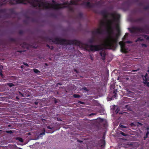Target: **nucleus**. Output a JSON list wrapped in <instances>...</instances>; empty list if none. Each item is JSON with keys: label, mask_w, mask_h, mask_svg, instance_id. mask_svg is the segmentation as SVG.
I'll use <instances>...</instances> for the list:
<instances>
[{"label": "nucleus", "mask_w": 149, "mask_h": 149, "mask_svg": "<svg viewBox=\"0 0 149 149\" xmlns=\"http://www.w3.org/2000/svg\"><path fill=\"white\" fill-rule=\"evenodd\" d=\"M103 19L100 22L99 27L93 33L100 34L102 32V28H106L108 35L100 41L99 45H88L77 41L74 43L80 47L87 50L95 51L100 50V54L102 59L104 60L106 54L103 49H112L116 47L118 39L120 34L119 26L120 15L115 12L109 13L106 12L103 14Z\"/></svg>", "instance_id": "1"}, {"label": "nucleus", "mask_w": 149, "mask_h": 149, "mask_svg": "<svg viewBox=\"0 0 149 149\" xmlns=\"http://www.w3.org/2000/svg\"><path fill=\"white\" fill-rule=\"evenodd\" d=\"M11 4H15L22 3L26 4L29 3L32 4L34 7L40 8L42 9L52 8L58 9L64 7H68V2H65L63 4H59L53 1L52 4L48 3L45 2L42 0H14L13 1L9 2Z\"/></svg>", "instance_id": "2"}, {"label": "nucleus", "mask_w": 149, "mask_h": 149, "mask_svg": "<svg viewBox=\"0 0 149 149\" xmlns=\"http://www.w3.org/2000/svg\"><path fill=\"white\" fill-rule=\"evenodd\" d=\"M127 34H126L123 38V41L120 42L119 44L120 45L121 48V51L123 52L126 53L128 51V49L126 47L127 43H131L130 41L125 42L124 39L126 38V35Z\"/></svg>", "instance_id": "3"}, {"label": "nucleus", "mask_w": 149, "mask_h": 149, "mask_svg": "<svg viewBox=\"0 0 149 149\" xmlns=\"http://www.w3.org/2000/svg\"><path fill=\"white\" fill-rule=\"evenodd\" d=\"M143 77L144 81L143 82L144 84H146L147 86L149 87V82H147V81L149 80V77H148L147 74H146L145 76Z\"/></svg>", "instance_id": "4"}, {"label": "nucleus", "mask_w": 149, "mask_h": 149, "mask_svg": "<svg viewBox=\"0 0 149 149\" xmlns=\"http://www.w3.org/2000/svg\"><path fill=\"white\" fill-rule=\"evenodd\" d=\"M144 39H149V37L148 36H142V37H141L140 38H139L137 40L135 41V42H137L138 41H141L143 40Z\"/></svg>", "instance_id": "5"}, {"label": "nucleus", "mask_w": 149, "mask_h": 149, "mask_svg": "<svg viewBox=\"0 0 149 149\" xmlns=\"http://www.w3.org/2000/svg\"><path fill=\"white\" fill-rule=\"evenodd\" d=\"M91 0H89V1L86 2L85 3V5L87 7H90L93 6V5L90 2V1Z\"/></svg>", "instance_id": "6"}, {"label": "nucleus", "mask_w": 149, "mask_h": 149, "mask_svg": "<svg viewBox=\"0 0 149 149\" xmlns=\"http://www.w3.org/2000/svg\"><path fill=\"white\" fill-rule=\"evenodd\" d=\"M59 40L60 41V42L61 44L66 43L65 40L64 39H60Z\"/></svg>", "instance_id": "7"}, {"label": "nucleus", "mask_w": 149, "mask_h": 149, "mask_svg": "<svg viewBox=\"0 0 149 149\" xmlns=\"http://www.w3.org/2000/svg\"><path fill=\"white\" fill-rule=\"evenodd\" d=\"M33 70H34V72L36 73H37L40 72L39 70H37L36 69H35Z\"/></svg>", "instance_id": "8"}, {"label": "nucleus", "mask_w": 149, "mask_h": 149, "mask_svg": "<svg viewBox=\"0 0 149 149\" xmlns=\"http://www.w3.org/2000/svg\"><path fill=\"white\" fill-rule=\"evenodd\" d=\"M149 134V132L148 131V132H147L146 133V136L144 137V138L145 139L147 137V136H148V135Z\"/></svg>", "instance_id": "9"}, {"label": "nucleus", "mask_w": 149, "mask_h": 149, "mask_svg": "<svg viewBox=\"0 0 149 149\" xmlns=\"http://www.w3.org/2000/svg\"><path fill=\"white\" fill-rule=\"evenodd\" d=\"M73 96L74 97H76V98L78 97H79V95H76V94L74 95H73Z\"/></svg>", "instance_id": "10"}, {"label": "nucleus", "mask_w": 149, "mask_h": 149, "mask_svg": "<svg viewBox=\"0 0 149 149\" xmlns=\"http://www.w3.org/2000/svg\"><path fill=\"white\" fill-rule=\"evenodd\" d=\"M2 1L3 2L2 4H4L7 3L6 1V0H2Z\"/></svg>", "instance_id": "11"}, {"label": "nucleus", "mask_w": 149, "mask_h": 149, "mask_svg": "<svg viewBox=\"0 0 149 149\" xmlns=\"http://www.w3.org/2000/svg\"><path fill=\"white\" fill-rule=\"evenodd\" d=\"M135 30V29H130V31L131 32H134V31Z\"/></svg>", "instance_id": "12"}, {"label": "nucleus", "mask_w": 149, "mask_h": 149, "mask_svg": "<svg viewBox=\"0 0 149 149\" xmlns=\"http://www.w3.org/2000/svg\"><path fill=\"white\" fill-rule=\"evenodd\" d=\"M8 85L10 87H11L13 85V84L12 83H8Z\"/></svg>", "instance_id": "13"}, {"label": "nucleus", "mask_w": 149, "mask_h": 149, "mask_svg": "<svg viewBox=\"0 0 149 149\" xmlns=\"http://www.w3.org/2000/svg\"><path fill=\"white\" fill-rule=\"evenodd\" d=\"M18 139L20 142H22L23 141V139L21 138H19Z\"/></svg>", "instance_id": "14"}, {"label": "nucleus", "mask_w": 149, "mask_h": 149, "mask_svg": "<svg viewBox=\"0 0 149 149\" xmlns=\"http://www.w3.org/2000/svg\"><path fill=\"white\" fill-rule=\"evenodd\" d=\"M93 40H94L93 39L90 40H89V42L90 43H92L93 42Z\"/></svg>", "instance_id": "15"}, {"label": "nucleus", "mask_w": 149, "mask_h": 149, "mask_svg": "<svg viewBox=\"0 0 149 149\" xmlns=\"http://www.w3.org/2000/svg\"><path fill=\"white\" fill-rule=\"evenodd\" d=\"M142 46L143 47H147V45H146V44H142Z\"/></svg>", "instance_id": "16"}, {"label": "nucleus", "mask_w": 149, "mask_h": 149, "mask_svg": "<svg viewBox=\"0 0 149 149\" xmlns=\"http://www.w3.org/2000/svg\"><path fill=\"white\" fill-rule=\"evenodd\" d=\"M120 134L123 135L125 136V134L122 132H121Z\"/></svg>", "instance_id": "17"}, {"label": "nucleus", "mask_w": 149, "mask_h": 149, "mask_svg": "<svg viewBox=\"0 0 149 149\" xmlns=\"http://www.w3.org/2000/svg\"><path fill=\"white\" fill-rule=\"evenodd\" d=\"M117 96V95L116 94H115L114 96H113L112 97L113 98H115Z\"/></svg>", "instance_id": "18"}, {"label": "nucleus", "mask_w": 149, "mask_h": 149, "mask_svg": "<svg viewBox=\"0 0 149 149\" xmlns=\"http://www.w3.org/2000/svg\"><path fill=\"white\" fill-rule=\"evenodd\" d=\"M120 127H123V128H126V127L125 126L123 125H121Z\"/></svg>", "instance_id": "19"}, {"label": "nucleus", "mask_w": 149, "mask_h": 149, "mask_svg": "<svg viewBox=\"0 0 149 149\" xmlns=\"http://www.w3.org/2000/svg\"><path fill=\"white\" fill-rule=\"evenodd\" d=\"M24 65H26V66H28V64L27 63H24Z\"/></svg>", "instance_id": "20"}, {"label": "nucleus", "mask_w": 149, "mask_h": 149, "mask_svg": "<svg viewBox=\"0 0 149 149\" xmlns=\"http://www.w3.org/2000/svg\"><path fill=\"white\" fill-rule=\"evenodd\" d=\"M138 71V70H133L132 71V72H134L135 71Z\"/></svg>", "instance_id": "21"}, {"label": "nucleus", "mask_w": 149, "mask_h": 149, "mask_svg": "<svg viewBox=\"0 0 149 149\" xmlns=\"http://www.w3.org/2000/svg\"><path fill=\"white\" fill-rule=\"evenodd\" d=\"M6 132L7 133H10L11 132H11V131H7Z\"/></svg>", "instance_id": "22"}, {"label": "nucleus", "mask_w": 149, "mask_h": 149, "mask_svg": "<svg viewBox=\"0 0 149 149\" xmlns=\"http://www.w3.org/2000/svg\"><path fill=\"white\" fill-rule=\"evenodd\" d=\"M80 103H81V104H83L84 103L83 102H80Z\"/></svg>", "instance_id": "23"}, {"label": "nucleus", "mask_w": 149, "mask_h": 149, "mask_svg": "<svg viewBox=\"0 0 149 149\" xmlns=\"http://www.w3.org/2000/svg\"><path fill=\"white\" fill-rule=\"evenodd\" d=\"M147 130L148 131L149 130V128H147Z\"/></svg>", "instance_id": "24"}, {"label": "nucleus", "mask_w": 149, "mask_h": 149, "mask_svg": "<svg viewBox=\"0 0 149 149\" xmlns=\"http://www.w3.org/2000/svg\"><path fill=\"white\" fill-rule=\"evenodd\" d=\"M133 125V123H132L131 124V126H132Z\"/></svg>", "instance_id": "25"}, {"label": "nucleus", "mask_w": 149, "mask_h": 149, "mask_svg": "<svg viewBox=\"0 0 149 149\" xmlns=\"http://www.w3.org/2000/svg\"><path fill=\"white\" fill-rule=\"evenodd\" d=\"M0 74H1V76H2V73H0Z\"/></svg>", "instance_id": "26"}, {"label": "nucleus", "mask_w": 149, "mask_h": 149, "mask_svg": "<svg viewBox=\"0 0 149 149\" xmlns=\"http://www.w3.org/2000/svg\"><path fill=\"white\" fill-rule=\"evenodd\" d=\"M148 72H149V69L148 70Z\"/></svg>", "instance_id": "27"}, {"label": "nucleus", "mask_w": 149, "mask_h": 149, "mask_svg": "<svg viewBox=\"0 0 149 149\" xmlns=\"http://www.w3.org/2000/svg\"><path fill=\"white\" fill-rule=\"evenodd\" d=\"M130 93H132V92H130Z\"/></svg>", "instance_id": "28"}, {"label": "nucleus", "mask_w": 149, "mask_h": 149, "mask_svg": "<svg viewBox=\"0 0 149 149\" xmlns=\"http://www.w3.org/2000/svg\"><path fill=\"white\" fill-rule=\"evenodd\" d=\"M21 68H22V66H21Z\"/></svg>", "instance_id": "29"}, {"label": "nucleus", "mask_w": 149, "mask_h": 149, "mask_svg": "<svg viewBox=\"0 0 149 149\" xmlns=\"http://www.w3.org/2000/svg\"><path fill=\"white\" fill-rule=\"evenodd\" d=\"M48 128H49V129H50V128L49 127H48Z\"/></svg>", "instance_id": "30"}]
</instances>
